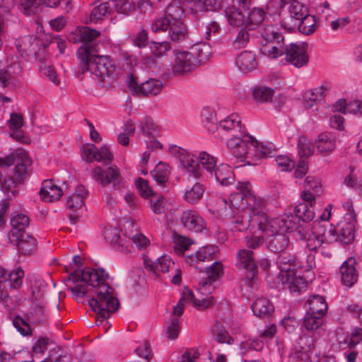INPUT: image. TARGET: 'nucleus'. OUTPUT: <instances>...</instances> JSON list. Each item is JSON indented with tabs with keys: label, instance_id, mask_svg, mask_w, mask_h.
Here are the masks:
<instances>
[{
	"label": "nucleus",
	"instance_id": "1",
	"mask_svg": "<svg viewBox=\"0 0 362 362\" xmlns=\"http://www.w3.org/2000/svg\"><path fill=\"white\" fill-rule=\"evenodd\" d=\"M108 274L103 269L86 268L76 271L69 276L73 286H68V291L79 300L88 299L91 310L96 313V321L102 322L110 317L119 307V300L107 280Z\"/></svg>",
	"mask_w": 362,
	"mask_h": 362
},
{
	"label": "nucleus",
	"instance_id": "2",
	"mask_svg": "<svg viewBox=\"0 0 362 362\" xmlns=\"http://www.w3.org/2000/svg\"><path fill=\"white\" fill-rule=\"evenodd\" d=\"M100 35V31L82 26L70 32L67 39L72 43H83L77 51L83 70L86 69L98 76L105 77L114 74L117 65L110 56L95 54L97 52L95 41Z\"/></svg>",
	"mask_w": 362,
	"mask_h": 362
},
{
	"label": "nucleus",
	"instance_id": "3",
	"mask_svg": "<svg viewBox=\"0 0 362 362\" xmlns=\"http://www.w3.org/2000/svg\"><path fill=\"white\" fill-rule=\"evenodd\" d=\"M332 206L328 205L322 213L319 219L314 221V235L316 236L309 240L311 250H315L322 244H331L340 242L349 244L354 238L355 226L352 221L342 222L338 225L339 230L336 231L334 225L329 222L332 215Z\"/></svg>",
	"mask_w": 362,
	"mask_h": 362
},
{
	"label": "nucleus",
	"instance_id": "4",
	"mask_svg": "<svg viewBox=\"0 0 362 362\" xmlns=\"http://www.w3.org/2000/svg\"><path fill=\"white\" fill-rule=\"evenodd\" d=\"M314 222L311 224L301 223L298 218L291 209L287 210L281 217L267 220L262 217L259 221V230L263 233H276V231L296 232L300 238L306 243V248L311 250L309 240L313 239Z\"/></svg>",
	"mask_w": 362,
	"mask_h": 362
},
{
	"label": "nucleus",
	"instance_id": "5",
	"mask_svg": "<svg viewBox=\"0 0 362 362\" xmlns=\"http://www.w3.org/2000/svg\"><path fill=\"white\" fill-rule=\"evenodd\" d=\"M250 0H232V5H224L225 16L228 23L234 27L256 29L264 20L265 13L261 8L250 9Z\"/></svg>",
	"mask_w": 362,
	"mask_h": 362
},
{
	"label": "nucleus",
	"instance_id": "6",
	"mask_svg": "<svg viewBox=\"0 0 362 362\" xmlns=\"http://www.w3.org/2000/svg\"><path fill=\"white\" fill-rule=\"evenodd\" d=\"M279 279L291 292H300L306 286V281L302 277L300 265L296 258L291 255L278 257Z\"/></svg>",
	"mask_w": 362,
	"mask_h": 362
},
{
	"label": "nucleus",
	"instance_id": "7",
	"mask_svg": "<svg viewBox=\"0 0 362 362\" xmlns=\"http://www.w3.org/2000/svg\"><path fill=\"white\" fill-rule=\"evenodd\" d=\"M261 53L269 58L276 59L285 54L284 37L279 28L272 24L263 25L259 28Z\"/></svg>",
	"mask_w": 362,
	"mask_h": 362
},
{
	"label": "nucleus",
	"instance_id": "8",
	"mask_svg": "<svg viewBox=\"0 0 362 362\" xmlns=\"http://www.w3.org/2000/svg\"><path fill=\"white\" fill-rule=\"evenodd\" d=\"M31 163L30 158L23 149H17L8 156L0 158V166L8 167L16 164L14 177L18 182L26 177L28 168Z\"/></svg>",
	"mask_w": 362,
	"mask_h": 362
},
{
	"label": "nucleus",
	"instance_id": "9",
	"mask_svg": "<svg viewBox=\"0 0 362 362\" xmlns=\"http://www.w3.org/2000/svg\"><path fill=\"white\" fill-rule=\"evenodd\" d=\"M128 86L131 91L138 95L156 96L160 93L163 83L160 80L150 78L144 82L139 83L132 74L129 76Z\"/></svg>",
	"mask_w": 362,
	"mask_h": 362
},
{
	"label": "nucleus",
	"instance_id": "10",
	"mask_svg": "<svg viewBox=\"0 0 362 362\" xmlns=\"http://www.w3.org/2000/svg\"><path fill=\"white\" fill-rule=\"evenodd\" d=\"M189 51H177L171 64V72L174 76H186L192 73L198 66Z\"/></svg>",
	"mask_w": 362,
	"mask_h": 362
},
{
	"label": "nucleus",
	"instance_id": "11",
	"mask_svg": "<svg viewBox=\"0 0 362 362\" xmlns=\"http://www.w3.org/2000/svg\"><path fill=\"white\" fill-rule=\"evenodd\" d=\"M286 59L296 68H300L308 64L309 55L308 44L303 42L291 43L286 47Z\"/></svg>",
	"mask_w": 362,
	"mask_h": 362
},
{
	"label": "nucleus",
	"instance_id": "12",
	"mask_svg": "<svg viewBox=\"0 0 362 362\" xmlns=\"http://www.w3.org/2000/svg\"><path fill=\"white\" fill-rule=\"evenodd\" d=\"M223 269L221 262H215L206 269L199 283V290L201 293L207 295L212 293L214 289L213 283L223 274Z\"/></svg>",
	"mask_w": 362,
	"mask_h": 362
},
{
	"label": "nucleus",
	"instance_id": "13",
	"mask_svg": "<svg viewBox=\"0 0 362 362\" xmlns=\"http://www.w3.org/2000/svg\"><path fill=\"white\" fill-rule=\"evenodd\" d=\"M16 46L21 55H34L36 59L41 60L40 54L45 51L41 42L33 35H25L16 42Z\"/></svg>",
	"mask_w": 362,
	"mask_h": 362
},
{
	"label": "nucleus",
	"instance_id": "14",
	"mask_svg": "<svg viewBox=\"0 0 362 362\" xmlns=\"http://www.w3.org/2000/svg\"><path fill=\"white\" fill-rule=\"evenodd\" d=\"M92 176L103 187L112 184L115 187L119 185L121 180L120 170L115 165L109 166L106 170L95 166L92 170Z\"/></svg>",
	"mask_w": 362,
	"mask_h": 362
},
{
	"label": "nucleus",
	"instance_id": "15",
	"mask_svg": "<svg viewBox=\"0 0 362 362\" xmlns=\"http://www.w3.org/2000/svg\"><path fill=\"white\" fill-rule=\"evenodd\" d=\"M235 266L247 274V279H253L257 272L254 253L250 250L239 249L236 252Z\"/></svg>",
	"mask_w": 362,
	"mask_h": 362
},
{
	"label": "nucleus",
	"instance_id": "16",
	"mask_svg": "<svg viewBox=\"0 0 362 362\" xmlns=\"http://www.w3.org/2000/svg\"><path fill=\"white\" fill-rule=\"evenodd\" d=\"M228 140L226 144L231 154L238 158H248L249 148L252 136L245 134H237Z\"/></svg>",
	"mask_w": 362,
	"mask_h": 362
},
{
	"label": "nucleus",
	"instance_id": "17",
	"mask_svg": "<svg viewBox=\"0 0 362 362\" xmlns=\"http://www.w3.org/2000/svg\"><path fill=\"white\" fill-rule=\"evenodd\" d=\"M237 192L232 193L229 199L231 209L245 211L247 209L248 201L251 194V185L249 182H238L236 186Z\"/></svg>",
	"mask_w": 362,
	"mask_h": 362
},
{
	"label": "nucleus",
	"instance_id": "18",
	"mask_svg": "<svg viewBox=\"0 0 362 362\" xmlns=\"http://www.w3.org/2000/svg\"><path fill=\"white\" fill-rule=\"evenodd\" d=\"M183 171L196 179H203V170L199 165L198 156L182 149L179 156Z\"/></svg>",
	"mask_w": 362,
	"mask_h": 362
},
{
	"label": "nucleus",
	"instance_id": "19",
	"mask_svg": "<svg viewBox=\"0 0 362 362\" xmlns=\"http://www.w3.org/2000/svg\"><path fill=\"white\" fill-rule=\"evenodd\" d=\"M83 154L86 160L89 162L94 160L107 163L112 160L113 154L107 145L97 148L93 144H86L83 146Z\"/></svg>",
	"mask_w": 362,
	"mask_h": 362
},
{
	"label": "nucleus",
	"instance_id": "20",
	"mask_svg": "<svg viewBox=\"0 0 362 362\" xmlns=\"http://www.w3.org/2000/svg\"><path fill=\"white\" fill-rule=\"evenodd\" d=\"M180 221L186 230L192 232H202L206 227L203 218L198 212L192 209L184 211L180 216Z\"/></svg>",
	"mask_w": 362,
	"mask_h": 362
},
{
	"label": "nucleus",
	"instance_id": "21",
	"mask_svg": "<svg viewBox=\"0 0 362 362\" xmlns=\"http://www.w3.org/2000/svg\"><path fill=\"white\" fill-rule=\"evenodd\" d=\"M144 262L145 268L156 275H158L159 273H167L175 266V262L167 255L158 257L156 261L144 258Z\"/></svg>",
	"mask_w": 362,
	"mask_h": 362
},
{
	"label": "nucleus",
	"instance_id": "22",
	"mask_svg": "<svg viewBox=\"0 0 362 362\" xmlns=\"http://www.w3.org/2000/svg\"><path fill=\"white\" fill-rule=\"evenodd\" d=\"M356 265V260L354 258H349L344 262L340 267L341 283L347 287H351L358 281V272Z\"/></svg>",
	"mask_w": 362,
	"mask_h": 362
},
{
	"label": "nucleus",
	"instance_id": "23",
	"mask_svg": "<svg viewBox=\"0 0 362 362\" xmlns=\"http://www.w3.org/2000/svg\"><path fill=\"white\" fill-rule=\"evenodd\" d=\"M219 128L231 134L232 136H235L237 134L243 136V134L246 130L244 125L241 123L240 117L236 113L231 114L221 120L219 122Z\"/></svg>",
	"mask_w": 362,
	"mask_h": 362
},
{
	"label": "nucleus",
	"instance_id": "24",
	"mask_svg": "<svg viewBox=\"0 0 362 362\" xmlns=\"http://www.w3.org/2000/svg\"><path fill=\"white\" fill-rule=\"evenodd\" d=\"M265 202L260 197H256L251 190V194L249 198L248 205L247 210L250 213L253 217L255 223L258 225L259 228V221L262 217L270 220L271 218L264 213Z\"/></svg>",
	"mask_w": 362,
	"mask_h": 362
},
{
	"label": "nucleus",
	"instance_id": "25",
	"mask_svg": "<svg viewBox=\"0 0 362 362\" xmlns=\"http://www.w3.org/2000/svg\"><path fill=\"white\" fill-rule=\"evenodd\" d=\"M42 199L47 202L57 201L63 194L62 189L52 180H45L40 190Z\"/></svg>",
	"mask_w": 362,
	"mask_h": 362
},
{
	"label": "nucleus",
	"instance_id": "26",
	"mask_svg": "<svg viewBox=\"0 0 362 362\" xmlns=\"http://www.w3.org/2000/svg\"><path fill=\"white\" fill-rule=\"evenodd\" d=\"M265 233L270 235L267 241V245L274 252L284 251L288 247L289 238L284 232L276 231V233Z\"/></svg>",
	"mask_w": 362,
	"mask_h": 362
},
{
	"label": "nucleus",
	"instance_id": "27",
	"mask_svg": "<svg viewBox=\"0 0 362 362\" xmlns=\"http://www.w3.org/2000/svg\"><path fill=\"white\" fill-rule=\"evenodd\" d=\"M276 151L270 144H259L252 137L250 146L249 148L248 158L250 155H255L257 159L273 157Z\"/></svg>",
	"mask_w": 362,
	"mask_h": 362
},
{
	"label": "nucleus",
	"instance_id": "28",
	"mask_svg": "<svg viewBox=\"0 0 362 362\" xmlns=\"http://www.w3.org/2000/svg\"><path fill=\"white\" fill-rule=\"evenodd\" d=\"M11 230L8 234L9 240H18L17 235L26 233L25 229L29 225L28 217L23 214L15 215L11 220Z\"/></svg>",
	"mask_w": 362,
	"mask_h": 362
},
{
	"label": "nucleus",
	"instance_id": "29",
	"mask_svg": "<svg viewBox=\"0 0 362 362\" xmlns=\"http://www.w3.org/2000/svg\"><path fill=\"white\" fill-rule=\"evenodd\" d=\"M327 91V87L324 85L307 90L303 95V105L305 108L310 109L314 107L325 97Z\"/></svg>",
	"mask_w": 362,
	"mask_h": 362
},
{
	"label": "nucleus",
	"instance_id": "30",
	"mask_svg": "<svg viewBox=\"0 0 362 362\" xmlns=\"http://www.w3.org/2000/svg\"><path fill=\"white\" fill-rule=\"evenodd\" d=\"M209 178L214 179L223 186L230 185L235 182L233 172L227 164L218 165Z\"/></svg>",
	"mask_w": 362,
	"mask_h": 362
},
{
	"label": "nucleus",
	"instance_id": "31",
	"mask_svg": "<svg viewBox=\"0 0 362 362\" xmlns=\"http://www.w3.org/2000/svg\"><path fill=\"white\" fill-rule=\"evenodd\" d=\"M204 192V185L199 182H196L192 185L186 186L182 198L187 203L194 204L201 200Z\"/></svg>",
	"mask_w": 362,
	"mask_h": 362
},
{
	"label": "nucleus",
	"instance_id": "32",
	"mask_svg": "<svg viewBox=\"0 0 362 362\" xmlns=\"http://www.w3.org/2000/svg\"><path fill=\"white\" fill-rule=\"evenodd\" d=\"M307 312L310 314H316L324 316L328 308L325 298L319 295L310 296L306 301Z\"/></svg>",
	"mask_w": 362,
	"mask_h": 362
},
{
	"label": "nucleus",
	"instance_id": "33",
	"mask_svg": "<svg viewBox=\"0 0 362 362\" xmlns=\"http://www.w3.org/2000/svg\"><path fill=\"white\" fill-rule=\"evenodd\" d=\"M88 194V192L83 185H79L75 192L67 197L66 206L72 210H79L84 206V199Z\"/></svg>",
	"mask_w": 362,
	"mask_h": 362
},
{
	"label": "nucleus",
	"instance_id": "34",
	"mask_svg": "<svg viewBox=\"0 0 362 362\" xmlns=\"http://www.w3.org/2000/svg\"><path fill=\"white\" fill-rule=\"evenodd\" d=\"M18 2L27 15L34 13L42 4L52 8L59 5V0H18Z\"/></svg>",
	"mask_w": 362,
	"mask_h": 362
},
{
	"label": "nucleus",
	"instance_id": "35",
	"mask_svg": "<svg viewBox=\"0 0 362 362\" xmlns=\"http://www.w3.org/2000/svg\"><path fill=\"white\" fill-rule=\"evenodd\" d=\"M235 64L243 72L252 71L257 66L255 54L249 51L243 52L237 57Z\"/></svg>",
	"mask_w": 362,
	"mask_h": 362
},
{
	"label": "nucleus",
	"instance_id": "36",
	"mask_svg": "<svg viewBox=\"0 0 362 362\" xmlns=\"http://www.w3.org/2000/svg\"><path fill=\"white\" fill-rule=\"evenodd\" d=\"M17 241L13 240H10V241L12 244L18 245V250L22 254L29 255L35 250L36 240L33 236L26 233L17 235Z\"/></svg>",
	"mask_w": 362,
	"mask_h": 362
},
{
	"label": "nucleus",
	"instance_id": "37",
	"mask_svg": "<svg viewBox=\"0 0 362 362\" xmlns=\"http://www.w3.org/2000/svg\"><path fill=\"white\" fill-rule=\"evenodd\" d=\"M199 165L203 170V179L213 175L216 167V158L205 151L200 152L198 156Z\"/></svg>",
	"mask_w": 362,
	"mask_h": 362
},
{
	"label": "nucleus",
	"instance_id": "38",
	"mask_svg": "<svg viewBox=\"0 0 362 362\" xmlns=\"http://www.w3.org/2000/svg\"><path fill=\"white\" fill-rule=\"evenodd\" d=\"M191 55L195 59L198 67L204 64L211 55V48L208 44L200 43L194 45L189 50Z\"/></svg>",
	"mask_w": 362,
	"mask_h": 362
},
{
	"label": "nucleus",
	"instance_id": "39",
	"mask_svg": "<svg viewBox=\"0 0 362 362\" xmlns=\"http://www.w3.org/2000/svg\"><path fill=\"white\" fill-rule=\"evenodd\" d=\"M165 17L168 21V23L184 21L185 11L181 6L180 2L173 1L167 6Z\"/></svg>",
	"mask_w": 362,
	"mask_h": 362
},
{
	"label": "nucleus",
	"instance_id": "40",
	"mask_svg": "<svg viewBox=\"0 0 362 362\" xmlns=\"http://www.w3.org/2000/svg\"><path fill=\"white\" fill-rule=\"evenodd\" d=\"M28 320L31 323H43L47 320V315L45 308V304L42 301L35 303L30 312L27 315Z\"/></svg>",
	"mask_w": 362,
	"mask_h": 362
},
{
	"label": "nucleus",
	"instance_id": "41",
	"mask_svg": "<svg viewBox=\"0 0 362 362\" xmlns=\"http://www.w3.org/2000/svg\"><path fill=\"white\" fill-rule=\"evenodd\" d=\"M317 151L325 155L332 151L335 148V138L330 133L321 134L316 140Z\"/></svg>",
	"mask_w": 362,
	"mask_h": 362
},
{
	"label": "nucleus",
	"instance_id": "42",
	"mask_svg": "<svg viewBox=\"0 0 362 362\" xmlns=\"http://www.w3.org/2000/svg\"><path fill=\"white\" fill-rule=\"evenodd\" d=\"M253 313L259 317L268 316L274 310L272 303L266 298H258L252 305Z\"/></svg>",
	"mask_w": 362,
	"mask_h": 362
},
{
	"label": "nucleus",
	"instance_id": "43",
	"mask_svg": "<svg viewBox=\"0 0 362 362\" xmlns=\"http://www.w3.org/2000/svg\"><path fill=\"white\" fill-rule=\"evenodd\" d=\"M170 173L171 168L170 165L165 163L160 162L151 172V174L158 184L163 185L168 180Z\"/></svg>",
	"mask_w": 362,
	"mask_h": 362
},
{
	"label": "nucleus",
	"instance_id": "44",
	"mask_svg": "<svg viewBox=\"0 0 362 362\" xmlns=\"http://www.w3.org/2000/svg\"><path fill=\"white\" fill-rule=\"evenodd\" d=\"M168 35L171 40L179 42L183 40L187 35V27L184 21L168 23Z\"/></svg>",
	"mask_w": 362,
	"mask_h": 362
},
{
	"label": "nucleus",
	"instance_id": "45",
	"mask_svg": "<svg viewBox=\"0 0 362 362\" xmlns=\"http://www.w3.org/2000/svg\"><path fill=\"white\" fill-rule=\"evenodd\" d=\"M293 211L300 222L310 221L315 217L314 207L311 204L300 203L295 206Z\"/></svg>",
	"mask_w": 362,
	"mask_h": 362
},
{
	"label": "nucleus",
	"instance_id": "46",
	"mask_svg": "<svg viewBox=\"0 0 362 362\" xmlns=\"http://www.w3.org/2000/svg\"><path fill=\"white\" fill-rule=\"evenodd\" d=\"M23 125V119L21 114H11V117L8 120V126L11 132V136L16 140L21 141L23 139V132L21 130Z\"/></svg>",
	"mask_w": 362,
	"mask_h": 362
},
{
	"label": "nucleus",
	"instance_id": "47",
	"mask_svg": "<svg viewBox=\"0 0 362 362\" xmlns=\"http://www.w3.org/2000/svg\"><path fill=\"white\" fill-rule=\"evenodd\" d=\"M189 9L194 12H204L206 11H216L220 9L218 6L214 5V0H185Z\"/></svg>",
	"mask_w": 362,
	"mask_h": 362
},
{
	"label": "nucleus",
	"instance_id": "48",
	"mask_svg": "<svg viewBox=\"0 0 362 362\" xmlns=\"http://www.w3.org/2000/svg\"><path fill=\"white\" fill-rule=\"evenodd\" d=\"M351 173L344 179V184L356 190L359 194H362V175L354 173V168L350 167Z\"/></svg>",
	"mask_w": 362,
	"mask_h": 362
},
{
	"label": "nucleus",
	"instance_id": "49",
	"mask_svg": "<svg viewBox=\"0 0 362 362\" xmlns=\"http://www.w3.org/2000/svg\"><path fill=\"white\" fill-rule=\"evenodd\" d=\"M249 30L245 27L238 28V33L233 38L231 45L235 49H239L245 47L250 40Z\"/></svg>",
	"mask_w": 362,
	"mask_h": 362
},
{
	"label": "nucleus",
	"instance_id": "50",
	"mask_svg": "<svg viewBox=\"0 0 362 362\" xmlns=\"http://www.w3.org/2000/svg\"><path fill=\"white\" fill-rule=\"evenodd\" d=\"M299 21L298 28L300 33L310 35L316 29V21L313 16L306 13L302 19L298 20Z\"/></svg>",
	"mask_w": 362,
	"mask_h": 362
},
{
	"label": "nucleus",
	"instance_id": "51",
	"mask_svg": "<svg viewBox=\"0 0 362 362\" xmlns=\"http://www.w3.org/2000/svg\"><path fill=\"white\" fill-rule=\"evenodd\" d=\"M252 223H255L253 217L247 210H245L241 211L240 215L238 216L236 220L233 222V224L234 228L241 231L247 228Z\"/></svg>",
	"mask_w": 362,
	"mask_h": 362
},
{
	"label": "nucleus",
	"instance_id": "52",
	"mask_svg": "<svg viewBox=\"0 0 362 362\" xmlns=\"http://www.w3.org/2000/svg\"><path fill=\"white\" fill-rule=\"evenodd\" d=\"M274 90L269 87H257L253 90V98L259 103L271 102Z\"/></svg>",
	"mask_w": 362,
	"mask_h": 362
},
{
	"label": "nucleus",
	"instance_id": "53",
	"mask_svg": "<svg viewBox=\"0 0 362 362\" xmlns=\"http://www.w3.org/2000/svg\"><path fill=\"white\" fill-rule=\"evenodd\" d=\"M322 315L306 313L303 326L307 330H316L322 324Z\"/></svg>",
	"mask_w": 362,
	"mask_h": 362
},
{
	"label": "nucleus",
	"instance_id": "54",
	"mask_svg": "<svg viewBox=\"0 0 362 362\" xmlns=\"http://www.w3.org/2000/svg\"><path fill=\"white\" fill-rule=\"evenodd\" d=\"M167 206V202L163 196L155 194L150 199V208L156 214H164Z\"/></svg>",
	"mask_w": 362,
	"mask_h": 362
},
{
	"label": "nucleus",
	"instance_id": "55",
	"mask_svg": "<svg viewBox=\"0 0 362 362\" xmlns=\"http://www.w3.org/2000/svg\"><path fill=\"white\" fill-rule=\"evenodd\" d=\"M110 6L108 3H103L95 6L90 14V21L97 23L103 20L104 17L109 13Z\"/></svg>",
	"mask_w": 362,
	"mask_h": 362
},
{
	"label": "nucleus",
	"instance_id": "56",
	"mask_svg": "<svg viewBox=\"0 0 362 362\" xmlns=\"http://www.w3.org/2000/svg\"><path fill=\"white\" fill-rule=\"evenodd\" d=\"M173 239L175 251L178 254H183L192 243L189 238L177 233L173 234Z\"/></svg>",
	"mask_w": 362,
	"mask_h": 362
},
{
	"label": "nucleus",
	"instance_id": "57",
	"mask_svg": "<svg viewBox=\"0 0 362 362\" xmlns=\"http://www.w3.org/2000/svg\"><path fill=\"white\" fill-rule=\"evenodd\" d=\"M112 6L117 13L128 14L135 8V5L132 0H110Z\"/></svg>",
	"mask_w": 362,
	"mask_h": 362
},
{
	"label": "nucleus",
	"instance_id": "58",
	"mask_svg": "<svg viewBox=\"0 0 362 362\" xmlns=\"http://www.w3.org/2000/svg\"><path fill=\"white\" fill-rule=\"evenodd\" d=\"M217 252V247L213 245L206 246L200 248L197 252L195 257L197 261L205 262L212 260Z\"/></svg>",
	"mask_w": 362,
	"mask_h": 362
},
{
	"label": "nucleus",
	"instance_id": "59",
	"mask_svg": "<svg viewBox=\"0 0 362 362\" xmlns=\"http://www.w3.org/2000/svg\"><path fill=\"white\" fill-rule=\"evenodd\" d=\"M214 332L215 339L218 343H226L228 344H230L233 342V338L230 337L228 332L219 322H216L214 325Z\"/></svg>",
	"mask_w": 362,
	"mask_h": 362
},
{
	"label": "nucleus",
	"instance_id": "60",
	"mask_svg": "<svg viewBox=\"0 0 362 362\" xmlns=\"http://www.w3.org/2000/svg\"><path fill=\"white\" fill-rule=\"evenodd\" d=\"M298 154L301 158L308 157L314 152L310 140L305 136H300L298 143Z\"/></svg>",
	"mask_w": 362,
	"mask_h": 362
},
{
	"label": "nucleus",
	"instance_id": "61",
	"mask_svg": "<svg viewBox=\"0 0 362 362\" xmlns=\"http://www.w3.org/2000/svg\"><path fill=\"white\" fill-rule=\"evenodd\" d=\"M289 13L292 18L298 21L308 13V10L305 6L296 0L290 4Z\"/></svg>",
	"mask_w": 362,
	"mask_h": 362
},
{
	"label": "nucleus",
	"instance_id": "62",
	"mask_svg": "<svg viewBox=\"0 0 362 362\" xmlns=\"http://www.w3.org/2000/svg\"><path fill=\"white\" fill-rule=\"evenodd\" d=\"M263 346L264 342L259 339H248L241 341L240 344V349L243 356L249 350L259 351Z\"/></svg>",
	"mask_w": 362,
	"mask_h": 362
},
{
	"label": "nucleus",
	"instance_id": "63",
	"mask_svg": "<svg viewBox=\"0 0 362 362\" xmlns=\"http://www.w3.org/2000/svg\"><path fill=\"white\" fill-rule=\"evenodd\" d=\"M13 325L23 336H30L32 334L31 327L27 320L20 316H16L13 319Z\"/></svg>",
	"mask_w": 362,
	"mask_h": 362
},
{
	"label": "nucleus",
	"instance_id": "64",
	"mask_svg": "<svg viewBox=\"0 0 362 362\" xmlns=\"http://www.w3.org/2000/svg\"><path fill=\"white\" fill-rule=\"evenodd\" d=\"M23 276L24 272L20 267L8 274V279L11 287L13 288H20L23 284Z\"/></svg>",
	"mask_w": 362,
	"mask_h": 362
}]
</instances>
